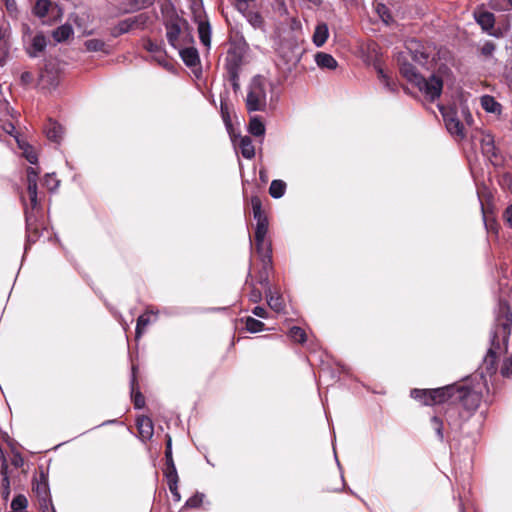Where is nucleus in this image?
<instances>
[{"mask_svg":"<svg viewBox=\"0 0 512 512\" xmlns=\"http://www.w3.org/2000/svg\"><path fill=\"white\" fill-rule=\"evenodd\" d=\"M19 147L23 150V155L27 159V161L31 164H36L38 162V156L33 148L29 144H21L18 141Z\"/></svg>","mask_w":512,"mask_h":512,"instance_id":"a18cd8bd","label":"nucleus"},{"mask_svg":"<svg viewBox=\"0 0 512 512\" xmlns=\"http://www.w3.org/2000/svg\"><path fill=\"white\" fill-rule=\"evenodd\" d=\"M500 372L501 375L505 378L512 377V357L504 360Z\"/></svg>","mask_w":512,"mask_h":512,"instance_id":"864d4df0","label":"nucleus"},{"mask_svg":"<svg viewBox=\"0 0 512 512\" xmlns=\"http://www.w3.org/2000/svg\"><path fill=\"white\" fill-rule=\"evenodd\" d=\"M27 506H28V500L22 494L16 495L11 503V508L14 512H19L21 510H24L27 508Z\"/></svg>","mask_w":512,"mask_h":512,"instance_id":"49530a36","label":"nucleus"},{"mask_svg":"<svg viewBox=\"0 0 512 512\" xmlns=\"http://www.w3.org/2000/svg\"><path fill=\"white\" fill-rule=\"evenodd\" d=\"M315 61L320 68H326L329 70L336 69L338 65L336 59L332 55L325 52H318L315 55Z\"/></svg>","mask_w":512,"mask_h":512,"instance_id":"393cba45","label":"nucleus"},{"mask_svg":"<svg viewBox=\"0 0 512 512\" xmlns=\"http://www.w3.org/2000/svg\"><path fill=\"white\" fill-rule=\"evenodd\" d=\"M274 273L272 259L261 260V268L257 272L256 280L264 288H270V276Z\"/></svg>","mask_w":512,"mask_h":512,"instance_id":"ddd939ff","label":"nucleus"},{"mask_svg":"<svg viewBox=\"0 0 512 512\" xmlns=\"http://www.w3.org/2000/svg\"><path fill=\"white\" fill-rule=\"evenodd\" d=\"M2 476L1 480V496L3 500L7 501L10 496V479L8 475V464L4 455H2V465L0 469Z\"/></svg>","mask_w":512,"mask_h":512,"instance_id":"aec40b11","label":"nucleus"},{"mask_svg":"<svg viewBox=\"0 0 512 512\" xmlns=\"http://www.w3.org/2000/svg\"><path fill=\"white\" fill-rule=\"evenodd\" d=\"M249 300L252 303H258L262 300V292L255 287L254 284H251V290L249 292Z\"/></svg>","mask_w":512,"mask_h":512,"instance_id":"13d9d810","label":"nucleus"},{"mask_svg":"<svg viewBox=\"0 0 512 512\" xmlns=\"http://www.w3.org/2000/svg\"><path fill=\"white\" fill-rule=\"evenodd\" d=\"M204 495L201 493H196L191 496L187 501L185 506L188 508H199L203 503Z\"/></svg>","mask_w":512,"mask_h":512,"instance_id":"3c124183","label":"nucleus"},{"mask_svg":"<svg viewBox=\"0 0 512 512\" xmlns=\"http://www.w3.org/2000/svg\"><path fill=\"white\" fill-rule=\"evenodd\" d=\"M288 336L295 343L303 344L307 340L305 330L299 326H292L288 331Z\"/></svg>","mask_w":512,"mask_h":512,"instance_id":"c9c22d12","label":"nucleus"},{"mask_svg":"<svg viewBox=\"0 0 512 512\" xmlns=\"http://www.w3.org/2000/svg\"><path fill=\"white\" fill-rule=\"evenodd\" d=\"M431 426L436 433L437 439L443 442L445 440L443 420L438 416H433L431 418Z\"/></svg>","mask_w":512,"mask_h":512,"instance_id":"a19ab883","label":"nucleus"},{"mask_svg":"<svg viewBox=\"0 0 512 512\" xmlns=\"http://www.w3.org/2000/svg\"><path fill=\"white\" fill-rule=\"evenodd\" d=\"M242 14L246 17L248 22L254 28H262L263 27L264 19L259 12L253 11V10H250L249 8H247V11H245V13H242Z\"/></svg>","mask_w":512,"mask_h":512,"instance_id":"f704fd0d","label":"nucleus"},{"mask_svg":"<svg viewBox=\"0 0 512 512\" xmlns=\"http://www.w3.org/2000/svg\"><path fill=\"white\" fill-rule=\"evenodd\" d=\"M239 74L240 72L227 73V78L232 85L233 91L236 93L240 89L239 82Z\"/></svg>","mask_w":512,"mask_h":512,"instance_id":"6e6d98bb","label":"nucleus"},{"mask_svg":"<svg viewBox=\"0 0 512 512\" xmlns=\"http://www.w3.org/2000/svg\"><path fill=\"white\" fill-rule=\"evenodd\" d=\"M245 49L242 45L232 44L225 58V69L227 73L240 72L243 65Z\"/></svg>","mask_w":512,"mask_h":512,"instance_id":"9d476101","label":"nucleus"},{"mask_svg":"<svg viewBox=\"0 0 512 512\" xmlns=\"http://www.w3.org/2000/svg\"><path fill=\"white\" fill-rule=\"evenodd\" d=\"M407 49L409 50L412 62L404 56L398 58L401 76L423 92L429 101H435L440 97L443 90L442 78L435 74L425 78L420 74L415 65L417 64L423 69L430 70L434 65L433 59L430 58V54L417 41H410Z\"/></svg>","mask_w":512,"mask_h":512,"instance_id":"f03ea898","label":"nucleus"},{"mask_svg":"<svg viewBox=\"0 0 512 512\" xmlns=\"http://www.w3.org/2000/svg\"><path fill=\"white\" fill-rule=\"evenodd\" d=\"M143 48L145 50H147L148 52L150 53H162L163 52V47H162V44L161 43H157L155 41H153L152 39H146L143 43Z\"/></svg>","mask_w":512,"mask_h":512,"instance_id":"8fccbe9b","label":"nucleus"},{"mask_svg":"<svg viewBox=\"0 0 512 512\" xmlns=\"http://www.w3.org/2000/svg\"><path fill=\"white\" fill-rule=\"evenodd\" d=\"M11 464L15 468H21L24 465V459L20 453H14L13 457L11 458Z\"/></svg>","mask_w":512,"mask_h":512,"instance_id":"680f3d73","label":"nucleus"},{"mask_svg":"<svg viewBox=\"0 0 512 512\" xmlns=\"http://www.w3.org/2000/svg\"><path fill=\"white\" fill-rule=\"evenodd\" d=\"M244 321L245 328L250 333L261 332L265 328V324L262 321L257 320L251 316L246 317Z\"/></svg>","mask_w":512,"mask_h":512,"instance_id":"58836bf2","label":"nucleus"},{"mask_svg":"<svg viewBox=\"0 0 512 512\" xmlns=\"http://www.w3.org/2000/svg\"><path fill=\"white\" fill-rule=\"evenodd\" d=\"M163 474L166 478L178 477L177 469L172 455V441L170 437H168L166 441L165 467L163 469Z\"/></svg>","mask_w":512,"mask_h":512,"instance_id":"2eb2a0df","label":"nucleus"},{"mask_svg":"<svg viewBox=\"0 0 512 512\" xmlns=\"http://www.w3.org/2000/svg\"><path fill=\"white\" fill-rule=\"evenodd\" d=\"M267 81L261 75H256L251 79L248 87V93L245 99V105L248 112L265 111L267 106Z\"/></svg>","mask_w":512,"mask_h":512,"instance_id":"423d86ee","label":"nucleus"},{"mask_svg":"<svg viewBox=\"0 0 512 512\" xmlns=\"http://www.w3.org/2000/svg\"><path fill=\"white\" fill-rule=\"evenodd\" d=\"M60 63L57 59H48L39 74V83L42 88L55 89L61 79Z\"/></svg>","mask_w":512,"mask_h":512,"instance_id":"0eeeda50","label":"nucleus"},{"mask_svg":"<svg viewBox=\"0 0 512 512\" xmlns=\"http://www.w3.org/2000/svg\"><path fill=\"white\" fill-rule=\"evenodd\" d=\"M440 111L448 132L460 140L464 139L466 137L464 125L459 120L456 109L442 107Z\"/></svg>","mask_w":512,"mask_h":512,"instance_id":"1a4fd4ad","label":"nucleus"},{"mask_svg":"<svg viewBox=\"0 0 512 512\" xmlns=\"http://www.w3.org/2000/svg\"><path fill=\"white\" fill-rule=\"evenodd\" d=\"M161 13L168 43L174 48H179L180 36L189 28L188 21L180 17L171 4L162 6Z\"/></svg>","mask_w":512,"mask_h":512,"instance_id":"39448f33","label":"nucleus"},{"mask_svg":"<svg viewBox=\"0 0 512 512\" xmlns=\"http://www.w3.org/2000/svg\"><path fill=\"white\" fill-rule=\"evenodd\" d=\"M73 35V28L69 24H64L55 29L52 33L54 40L58 43L64 42Z\"/></svg>","mask_w":512,"mask_h":512,"instance_id":"c756f323","label":"nucleus"},{"mask_svg":"<svg viewBox=\"0 0 512 512\" xmlns=\"http://www.w3.org/2000/svg\"><path fill=\"white\" fill-rule=\"evenodd\" d=\"M248 130L254 136H262L265 133V126L261 119L255 116L250 119Z\"/></svg>","mask_w":512,"mask_h":512,"instance_id":"e433bc0d","label":"nucleus"},{"mask_svg":"<svg viewBox=\"0 0 512 512\" xmlns=\"http://www.w3.org/2000/svg\"><path fill=\"white\" fill-rule=\"evenodd\" d=\"M52 4L51 0H37L33 7V13L39 18H44L48 15Z\"/></svg>","mask_w":512,"mask_h":512,"instance_id":"72a5a7b5","label":"nucleus"},{"mask_svg":"<svg viewBox=\"0 0 512 512\" xmlns=\"http://www.w3.org/2000/svg\"><path fill=\"white\" fill-rule=\"evenodd\" d=\"M376 68V71H377V76H378V79L382 82L385 78H387L389 75L384 71V69L379 66V65H376L375 66Z\"/></svg>","mask_w":512,"mask_h":512,"instance_id":"338daca9","label":"nucleus"},{"mask_svg":"<svg viewBox=\"0 0 512 512\" xmlns=\"http://www.w3.org/2000/svg\"><path fill=\"white\" fill-rule=\"evenodd\" d=\"M137 367L135 365L132 366V379L130 383L131 387V399L136 409H141L145 406V397L141 393L138 387L137 377H136Z\"/></svg>","mask_w":512,"mask_h":512,"instance_id":"dca6fc26","label":"nucleus"},{"mask_svg":"<svg viewBox=\"0 0 512 512\" xmlns=\"http://www.w3.org/2000/svg\"><path fill=\"white\" fill-rule=\"evenodd\" d=\"M43 185L47 187L48 190L53 191L59 185V181L54 177V175L46 174L43 179Z\"/></svg>","mask_w":512,"mask_h":512,"instance_id":"5fc2aeb1","label":"nucleus"},{"mask_svg":"<svg viewBox=\"0 0 512 512\" xmlns=\"http://www.w3.org/2000/svg\"><path fill=\"white\" fill-rule=\"evenodd\" d=\"M39 171L34 167H28L26 169V178H27V193L28 195L38 194V178Z\"/></svg>","mask_w":512,"mask_h":512,"instance_id":"b1692460","label":"nucleus"},{"mask_svg":"<svg viewBox=\"0 0 512 512\" xmlns=\"http://www.w3.org/2000/svg\"><path fill=\"white\" fill-rule=\"evenodd\" d=\"M29 196V205L24 203V214L25 217H27L28 214L36 215L38 217V214L41 212V204L38 199V194L34 195H28Z\"/></svg>","mask_w":512,"mask_h":512,"instance_id":"7c9ffc66","label":"nucleus"},{"mask_svg":"<svg viewBox=\"0 0 512 512\" xmlns=\"http://www.w3.org/2000/svg\"><path fill=\"white\" fill-rule=\"evenodd\" d=\"M503 217L506 220V222L509 224V226L512 228V204L509 205L505 209V211L503 213Z\"/></svg>","mask_w":512,"mask_h":512,"instance_id":"69168bd1","label":"nucleus"},{"mask_svg":"<svg viewBox=\"0 0 512 512\" xmlns=\"http://www.w3.org/2000/svg\"><path fill=\"white\" fill-rule=\"evenodd\" d=\"M462 113H463V115H464V117H465V121H466V123H467L468 125H471V124H472V122H473V117H472V115H471L470 111H469L468 109H463Z\"/></svg>","mask_w":512,"mask_h":512,"instance_id":"774afa93","label":"nucleus"},{"mask_svg":"<svg viewBox=\"0 0 512 512\" xmlns=\"http://www.w3.org/2000/svg\"><path fill=\"white\" fill-rule=\"evenodd\" d=\"M252 313L260 318H266L267 315H268V312L267 310L264 308V307H261V306H256L253 310H252Z\"/></svg>","mask_w":512,"mask_h":512,"instance_id":"0e129e2a","label":"nucleus"},{"mask_svg":"<svg viewBox=\"0 0 512 512\" xmlns=\"http://www.w3.org/2000/svg\"><path fill=\"white\" fill-rule=\"evenodd\" d=\"M480 383L468 385L454 383L434 389L414 388L410 396L425 406L446 404L444 418L449 431L459 434L463 424L467 422L477 411L482 401V390Z\"/></svg>","mask_w":512,"mask_h":512,"instance_id":"f257e3e1","label":"nucleus"},{"mask_svg":"<svg viewBox=\"0 0 512 512\" xmlns=\"http://www.w3.org/2000/svg\"><path fill=\"white\" fill-rule=\"evenodd\" d=\"M154 2V0H132L130 2V9L129 10H126L125 12H129V11H133V10H138V9H141V8H145V7H148L150 5H152Z\"/></svg>","mask_w":512,"mask_h":512,"instance_id":"603ef678","label":"nucleus"},{"mask_svg":"<svg viewBox=\"0 0 512 512\" xmlns=\"http://www.w3.org/2000/svg\"><path fill=\"white\" fill-rule=\"evenodd\" d=\"M255 249L261 260L272 259V245L270 242L255 240Z\"/></svg>","mask_w":512,"mask_h":512,"instance_id":"c85d7f7f","label":"nucleus"},{"mask_svg":"<svg viewBox=\"0 0 512 512\" xmlns=\"http://www.w3.org/2000/svg\"><path fill=\"white\" fill-rule=\"evenodd\" d=\"M376 11L385 24L388 25L394 21L393 16H392L389 8L386 5L381 4V3L378 4Z\"/></svg>","mask_w":512,"mask_h":512,"instance_id":"de8ad7c7","label":"nucleus"},{"mask_svg":"<svg viewBox=\"0 0 512 512\" xmlns=\"http://www.w3.org/2000/svg\"><path fill=\"white\" fill-rule=\"evenodd\" d=\"M286 187L287 185L283 180H273L269 187V194L275 199L281 198L285 194Z\"/></svg>","mask_w":512,"mask_h":512,"instance_id":"2f4dec72","label":"nucleus"},{"mask_svg":"<svg viewBox=\"0 0 512 512\" xmlns=\"http://www.w3.org/2000/svg\"><path fill=\"white\" fill-rule=\"evenodd\" d=\"M329 36V30L326 23H320L316 26L314 34H313V43L317 47L323 46Z\"/></svg>","mask_w":512,"mask_h":512,"instance_id":"a878e982","label":"nucleus"},{"mask_svg":"<svg viewBox=\"0 0 512 512\" xmlns=\"http://www.w3.org/2000/svg\"><path fill=\"white\" fill-rule=\"evenodd\" d=\"M495 49H496L495 43H493L492 41H486L483 44V46L481 47V54L484 55L485 57L492 56Z\"/></svg>","mask_w":512,"mask_h":512,"instance_id":"4d7b16f0","label":"nucleus"},{"mask_svg":"<svg viewBox=\"0 0 512 512\" xmlns=\"http://www.w3.org/2000/svg\"><path fill=\"white\" fill-rule=\"evenodd\" d=\"M266 299L269 307L274 311H281L284 308V303L281 295L274 293L270 288L265 289Z\"/></svg>","mask_w":512,"mask_h":512,"instance_id":"bb28decb","label":"nucleus"},{"mask_svg":"<svg viewBox=\"0 0 512 512\" xmlns=\"http://www.w3.org/2000/svg\"><path fill=\"white\" fill-rule=\"evenodd\" d=\"M155 320L156 315L151 311H146L140 315L137 319L135 338L139 339L143 335L145 328Z\"/></svg>","mask_w":512,"mask_h":512,"instance_id":"412c9836","label":"nucleus"},{"mask_svg":"<svg viewBox=\"0 0 512 512\" xmlns=\"http://www.w3.org/2000/svg\"><path fill=\"white\" fill-rule=\"evenodd\" d=\"M477 24L482 28L484 32L490 36L501 38L503 33L501 29L495 28V15L489 11H480L474 13Z\"/></svg>","mask_w":512,"mask_h":512,"instance_id":"9b49d317","label":"nucleus"},{"mask_svg":"<svg viewBox=\"0 0 512 512\" xmlns=\"http://www.w3.org/2000/svg\"><path fill=\"white\" fill-rule=\"evenodd\" d=\"M481 105L485 111L490 113H499L501 110V104L489 95H485L481 98Z\"/></svg>","mask_w":512,"mask_h":512,"instance_id":"473e14b6","label":"nucleus"},{"mask_svg":"<svg viewBox=\"0 0 512 512\" xmlns=\"http://www.w3.org/2000/svg\"><path fill=\"white\" fill-rule=\"evenodd\" d=\"M32 491L35 494L39 508L45 512L52 507V500L47 477L41 473L40 479H35L32 486Z\"/></svg>","mask_w":512,"mask_h":512,"instance_id":"6e6552de","label":"nucleus"},{"mask_svg":"<svg viewBox=\"0 0 512 512\" xmlns=\"http://www.w3.org/2000/svg\"><path fill=\"white\" fill-rule=\"evenodd\" d=\"M132 30L131 23L128 18L121 20L117 25L111 28L110 34L112 37L117 38L122 34L128 33Z\"/></svg>","mask_w":512,"mask_h":512,"instance_id":"4c0bfd02","label":"nucleus"},{"mask_svg":"<svg viewBox=\"0 0 512 512\" xmlns=\"http://www.w3.org/2000/svg\"><path fill=\"white\" fill-rule=\"evenodd\" d=\"M44 133L50 141L60 143L63 137L64 130L58 122L49 119L44 126Z\"/></svg>","mask_w":512,"mask_h":512,"instance_id":"a211bd4d","label":"nucleus"},{"mask_svg":"<svg viewBox=\"0 0 512 512\" xmlns=\"http://www.w3.org/2000/svg\"><path fill=\"white\" fill-rule=\"evenodd\" d=\"M407 49L409 50L412 62L404 56L398 58L401 76L423 92L429 101H435L440 97L443 90L442 78L435 74L425 78L420 74L415 65L417 64L423 69L430 70L434 65L433 59L430 58V54L417 41H410Z\"/></svg>","mask_w":512,"mask_h":512,"instance_id":"7ed1b4c3","label":"nucleus"},{"mask_svg":"<svg viewBox=\"0 0 512 512\" xmlns=\"http://www.w3.org/2000/svg\"><path fill=\"white\" fill-rule=\"evenodd\" d=\"M136 426L142 441H148L152 438L154 433V425L151 418L144 415L139 416L136 419Z\"/></svg>","mask_w":512,"mask_h":512,"instance_id":"4468645a","label":"nucleus"},{"mask_svg":"<svg viewBox=\"0 0 512 512\" xmlns=\"http://www.w3.org/2000/svg\"><path fill=\"white\" fill-rule=\"evenodd\" d=\"M233 142L245 159L254 158L255 148L249 136H239V139L235 138Z\"/></svg>","mask_w":512,"mask_h":512,"instance_id":"f3484780","label":"nucleus"},{"mask_svg":"<svg viewBox=\"0 0 512 512\" xmlns=\"http://www.w3.org/2000/svg\"><path fill=\"white\" fill-rule=\"evenodd\" d=\"M382 83L389 92L395 93L398 91L397 82L392 77L388 76Z\"/></svg>","mask_w":512,"mask_h":512,"instance_id":"bf43d9fd","label":"nucleus"},{"mask_svg":"<svg viewBox=\"0 0 512 512\" xmlns=\"http://www.w3.org/2000/svg\"><path fill=\"white\" fill-rule=\"evenodd\" d=\"M169 490L176 502L180 501L181 496L178 490L179 477L166 478Z\"/></svg>","mask_w":512,"mask_h":512,"instance_id":"09e8293b","label":"nucleus"},{"mask_svg":"<svg viewBox=\"0 0 512 512\" xmlns=\"http://www.w3.org/2000/svg\"><path fill=\"white\" fill-rule=\"evenodd\" d=\"M198 34L201 43L209 47L211 43V27L207 20L198 21Z\"/></svg>","mask_w":512,"mask_h":512,"instance_id":"cd10ccee","label":"nucleus"},{"mask_svg":"<svg viewBox=\"0 0 512 512\" xmlns=\"http://www.w3.org/2000/svg\"><path fill=\"white\" fill-rule=\"evenodd\" d=\"M512 329V312L509 306L501 305L491 332V345L484 363L489 372L496 370L499 355L506 352Z\"/></svg>","mask_w":512,"mask_h":512,"instance_id":"20e7f679","label":"nucleus"},{"mask_svg":"<svg viewBox=\"0 0 512 512\" xmlns=\"http://www.w3.org/2000/svg\"><path fill=\"white\" fill-rule=\"evenodd\" d=\"M85 47L90 52H106V44L100 39H89L85 42Z\"/></svg>","mask_w":512,"mask_h":512,"instance_id":"c03bdc74","label":"nucleus"},{"mask_svg":"<svg viewBox=\"0 0 512 512\" xmlns=\"http://www.w3.org/2000/svg\"><path fill=\"white\" fill-rule=\"evenodd\" d=\"M33 80H34V76L29 71L23 72L20 76V81H21V84H23V85H29L33 82Z\"/></svg>","mask_w":512,"mask_h":512,"instance_id":"e2e57ef3","label":"nucleus"},{"mask_svg":"<svg viewBox=\"0 0 512 512\" xmlns=\"http://www.w3.org/2000/svg\"><path fill=\"white\" fill-rule=\"evenodd\" d=\"M5 32L0 28V66L4 65L9 53V45L4 39Z\"/></svg>","mask_w":512,"mask_h":512,"instance_id":"37998d69","label":"nucleus"},{"mask_svg":"<svg viewBox=\"0 0 512 512\" xmlns=\"http://www.w3.org/2000/svg\"><path fill=\"white\" fill-rule=\"evenodd\" d=\"M179 53L181 59L188 67H195L197 64L200 63L198 51L194 47L180 49Z\"/></svg>","mask_w":512,"mask_h":512,"instance_id":"5701e85b","label":"nucleus"},{"mask_svg":"<svg viewBox=\"0 0 512 512\" xmlns=\"http://www.w3.org/2000/svg\"><path fill=\"white\" fill-rule=\"evenodd\" d=\"M482 153L492 160L493 157H497V149L495 146L494 137L490 133H483L480 141Z\"/></svg>","mask_w":512,"mask_h":512,"instance_id":"6ab92c4d","label":"nucleus"},{"mask_svg":"<svg viewBox=\"0 0 512 512\" xmlns=\"http://www.w3.org/2000/svg\"><path fill=\"white\" fill-rule=\"evenodd\" d=\"M250 202H251V206H252V210H253V215L263 211L262 201L259 196H257V195L252 196Z\"/></svg>","mask_w":512,"mask_h":512,"instance_id":"052dcab7","label":"nucleus"},{"mask_svg":"<svg viewBox=\"0 0 512 512\" xmlns=\"http://www.w3.org/2000/svg\"><path fill=\"white\" fill-rule=\"evenodd\" d=\"M26 221V234H27V243L33 244L37 242L42 233V224L38 222V217L36 215L28 214L25 217Z\"/></svg>","mask_w":512,"mask_h":512,"instance_id":"f8f14e48","label":"nucleus"},{"mask_svg":"<svg viewBox=\"0 0 512 512\" xmlns=\"http://www.w3.org/2000/svg\"><path fill=\"white\" fill-rule=\"evenodd\" d=\"M128 19L131 23L132 30L144 29L149 21V16L146 13H140L136 16L129 17Z\"/></svg>","mask_w":512,"mask_h":512,"instance_id":"ea45409f","label":"nucleus"},{"mask_svg":"<svg viewBox=\"0 0 512 512\" xmlns=\"http://www.w3.org/2000/svg\"><path fill=\"white\" fill-rule=\"evenodd\" d=\"M46 46V37L42 33L36 34L32 39L31 46L27 48V53L30 57H37L39 53L45 50Z\"/></svg>","mask_w":512,"mask_h":512,"instance_id":"4be33fe9","label":"nucleus"},{"mask_svg":"<svg viewBox=\"0 0 512 512\" xmlns=\"http://www.w3.org/2000/svg\"><path fill=\"white\" fill-rule=\"evenodd\" d=\"M268 226H269L268 219L261 220V221L259 220L256 223L254 239L258 240V241L264 240L266 237V234L268 232Z\"/></svg>","mask_w":512,"mask_h":512,"instance_id":"79ce46f5","label":"nucleus"}]
</instances>
